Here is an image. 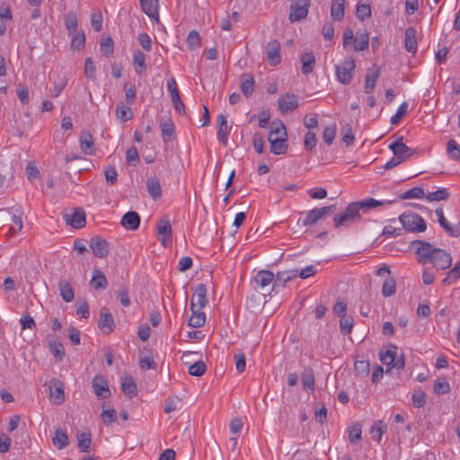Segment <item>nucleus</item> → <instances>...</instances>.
Listing matches in <instances>:
<instances>
[{"label":"nucleus","mask_w":460,"mask_h":460,"mask_svg":"<svg viewBox=\"0 0 460 460\" xmlns=\"http://www.w3.org/2000/svg\"><path fill=\"white\" fill-rule=\"evenodd\" d=\"M354 368L358 376L361 377L366 376L369 373V362L365 360H356L354 364Z\"/></svg>","instance_id":"nucleus-53"},{"label":"nucleus","mask_w":460,"mask_h":460,"mask_svg":"<svg viewBox=\"0 0 460 460\" xmlns=\"http://www.w3.org/2000/svg\"><path fill=\"white\" fill-rule=\"evenodd\" d=\"M207 303V288L205 284L200 283L196 287L194 293L192 295L190 301V309H193L195 307L204 308Z\"/></svg>","instance_id":"nucleus-15"},{"label":"nucleus","mask_w":460,"mask_h":460,"mask_svg":"<svg viewBox=\"0 0 460 460\" xmlns=\"http://www.w3.org/2000/svg\"><path fill=\"white\" fill-rule=\"evenodd\" d=\"M49 347L50 349V351L52 354L57 358L58 359L61 360L65 356V349L63 348V345L60 342L58 341H49Z\"/></svg>","instance_id":"nucleus-59"},{"label":"nucleus","mask_w":460,"mask_h":460,"mask_svg":"<svg viewBox=\"0 0 460 460\" xmlns=\"http://www.w3.org/2000/svg\"><path fill=\"white\" fill-rule=\"evenodd\" d=\"M334 206H327L319 208H315L309 210L306 213L305 219L303 220V225L305 226L314 225L318 220L332 213L334 210Z\"/></svg>","instance_id":"nucleus-8"},{"label":"nucleus","mask_w":460,"mask_h":460,"mask_svg":"<svg viewBox=\"0 0 460 460\" xmlns=\"http://www.w3.org/2000/svg\"><path fill=\"white\" fill-rule=\"evenodd\" d=\"M121 389L124 394L130 398L137 396V388L136 383L131 378H125L121 384Z\"/></svg>","instance_id":"nucleus-40"},{"label":"nucleus","mask_w":460,"mask_h":460,"mask_svg":"<svg viewBox=\"0 0 460 460\" xmlns=\"http://www.w3.org/2000/svg\"><path fill=\"white\" fill-rule=\"evenodd\" d=\"M65 25L69 33L75 31L77 27V17L75 13L69 12L66 14Z\"/></svg>","instance_id":"nucleus-52"},{"label":"nucleus","mask_w":460,"mask_h":460,"mask_svg":"<svg viewBox=\"0 0 460 460\" xmlns=\"http://www.w3.org/2000/svg\"><path fill=\"white\" fill-rule=\"evenodd\" d=\"M157 234L163 235L164 238H169L172 235V226L169 219H161L157 224Z\"/></svg>","instance_id":"nucleus-41"},{"label":"nucleus","mask_w":460,"mask_h":460,"mask_svg":"<svg viewBox=\"0 0 460 460\" xmlns=\"http://www.w3.org/2000/svg\"><path fill=\"white\" fill-rule=\"evenodd\" d=\"M49 397L53 403L59 405L65 400L63 383L56 378L49 382Z\"/></svg>","instance_id":"nucleus-12"},{"label":"nucleus","mask_w":460,"mask_h":460,"mask_svg":"<svg viewBox=\"0 0 460 460\" xmlns=\"http://www.w3.org/2000/svg\"><path fill=\"white\" fill-rule=\"evenodd\" d=\"M268 140L270 145V152L274 155H283L287 152L288 134L285 125L282 122H279L271 128Z\"/></svg>","instance_id":"nucleus-2"},{"label":"nucleus","mask_w":460,"mask_h":460,"mask_svg":"<svg viewBox=\"0 0 460 460\" xmlns=\"http://www.w3.org/2000/svg\"><path fill=\"white\" fill-rule=\"evenodd\" d=\"M345 0H332L331 17L333 21H341L344 17Z\"/></svg>","instance_id":"nucleus-34"},{"label":"nucleus","mask_w":460,"mask_h":460,"mask_svg":"<svg viewBox=\"0 0 460 460\" xmlns=\"http://www.w3.org/2000/svg\"><path fill=\"white\" fill-rule=\"evenodd\" d=\"M408 111V103L407 102H402L399 108L397 109V111L394 115L392 116L391 118V123L393 125H395L397 124L401 119L402 118L406 115Z\"/></svg>","instance_id":"nucleus-62"},{"label":"nucleus","mask_w":460,"mask_h":460,"mask_svg":"<svg viewBox=\"0 0 460 460\" xmlns=\"http://www.w3.org/2000/svg\"><path fill=\"white\" fill-rule=\"evenodd\" d=\"M163 139L164 142L169 141L174 134V125L171 119H168L161 125Z\"/></svg>","instance_id":"nucleus-50"},{"label":"nucleus","mask_w":460,"mask_h":460,"mask_svg":"<svg viewBox=\"0 0 460 460\" xmlns=\"http://www.w3.org/2000/svg\"><path fill=\"white\" fill-rule=\"evenodd\" d=\"M402 140L403 137H400L397 140L389 145V149L392 150L394 156L402 159L403 162L410 157L413 152L402 142Z\"/></svg>","instance_id":"nucleus-11"},{"label":"nucleus","mask_w":460,"mask_h":460,"mask_svg":"<svg viewBox=\"0 0 460 460\" xmlns=\"http://www.w3.org/2000/svg\"><path fill=\"white\" fill-rule=\"evenodd\" d=\"M302 383L304 389L314 390V375L312 369H305L302 374Z\"/></svg>","instance_id":"nucleus-48"},{"label":"nucleus","mask_w":460,"mask_h":460,"mask_svg":"<svg viewBox=\"0 0 460 460\" xmlns=\"http://www.w3.org/2000/svg\"><path fill=\"white\" fill-rule=\"evenodd\" d=\"M393 202V200H377L373 198L351 202L342 213L333 217L334 226L336 228L349 226L360 221L362 215L367 214L369 210L385 204H392Z\"/></svg>","instance_id":"nucleus-1"},{"label":"nucleus","mask_w":460,"mask_h":460,"mask_svg":"<svg viewBox=\"0 0 460 460\" xmlns=\"http://www.w3.org/2000/svg\"><path fill=\"white\" fill-rule=\"evenodd\" d=\"M353 326H354V323H353V319L352 317L350 316H343V317H341V320H340V328H341V332L347 335V334H349L353 329Z\"/></svg>","instance_id":"nucleus-54"},{"label":"nucleus","mask_w":460,"mask_h":460,"mask_svg":"<svg viewBox=\"0 0 460 460\" xmlns=\"http://www.w3.org/2000/svg\"><path fill=\"white\" fill-rule=\"evenodd\" d=\"M139 367L142 370L155 369L156 365L150 349H143L139 353Z\"/></svg>","instance_id":"nucleus-22"},{"label":"nucleus","mask_w":460,"mask_h":460,"mask_svg":"<svg viewBox=\"0 0 460 460\" xmlns=\"http://www.w3.org/2000/svg\"><path fill=\"white\" fill-rule=\"evenodd\" d=\"M280 43L277 40H270L266 47V56L271 66H277L281 61Z\"/></svg>","instance_id":"nucleus-16"},{"label":"nucleus","mask_w":460,"mask_h":460,"mask_svg":"<svg viewBox=\"0 0 460 460\" xmlns=\"http://www.w3.org/2000/svg\"><path fill=\"white\" fill-rule=\"evenodd\" d=\"M302 63V73L304 75H308L314 70V66L315 64V58L312 52H305L302 54L301 58Z\"/></svg>","instance_id":"nucleus-32"},{"label":"nucleus","mask_w":460,"mask_h":460,"mask_svg":"<svg viewBox=\"0 0 460 460\" xmlns=\"http://www.w3.org/2000/svg\"><path fill=\"white\" fill-rule=\"evenodd\" d=\"M335 135H336V125L335 124H332L330 126L325 127L323 129V141L327 145H332L333 142V139L335 138Z\"/></svg>","instance_id":"nucleus-55"},{"label":"nucleus","mask_w":460,"mask_h":460,"mask_svg":"<svg viewBox=\"0 0 460 460\" xmlns=\"http://www.w3.org/2000/svg\"><path fill=\"white\" fill-rule=\"evenodd\" d=\"M352 42H354L353 49L355 51H362L368 48L369 44V36L367 31H363L358 33L357 36H354L353 30L351 28H346L343 31V48L348 49L351 47Z\"/></svg>","instance_id":"nucleus-4"},{"label":"nucleus","mask_w":460,"mask_h":460,"mask_svg":"<svg viewBox=\"0 0 460 460\" xmlns=\"http://www.w3.org/2000/svg\"><path fill=\"white\" fill-rule=\"evenodd\" d=\"M452 264V256L444 249L438 248L433 258L432 265L437 270H444L448 269Z\"/></svg>","instance_id":"nucleus-13"},{"label":"nucleus","mask_w":460,"mask_h":460,"mask_svg":"<svg viewBox=\"0 0 460 460\" xmlns=\"http://www.w3.org/2000/svg\"><path fill=\"white\" fill-rule=\"evenodd\" d=\"M417 32L413 27H408L405 30L404 47L405 49L412 54L417 52Z\"/></svg>","instance_id":"nucleus-21"},{"label":"nucleus","mask_w":460,"mask_h":460,"mask_svg":"<svg viewBox=\"0 0 460 460\" xmlns=\"http://www.w3.org/2000/svg\"><path fill=\"white\" fill-rule=\"evenodd\" d=\"M11 222L8 234L13 236L17 234L22 229V221L21 217L13 215L11 217Z\"/></svg>","instance_id":"nucleus-56"},{"label":"nucleus","mask_w":460,"mask_h":460,"mask_svg":"<svg viewBox=\"0 0 460 460\" xmlns=\"http://www.w3.org/2000/svg\"><path fill=\"white\" fill-rule=\"evenodd\" d=\"M279 109L281 113L292 111L298 107V99L294 93H286L279 98Z\"/></svg>","instance_id":"nucleus-14"},{"label":"nucleus","mask_w":460,"mask_h":460,"mask_svg":"<svg viewBox=\"0 0 460 460\" xmlns=\"http://www.w3.org/2000/svg\"><path fill=\"white\" fill-rule=\"evenodd\" d=\"M203 308L195 307L190 309L192 314L189 319V325L193 328L202 327L206 323V314L202 311Z\"/></svg>","instance_id":"nucleus-28"},{"label":"nucleus","mask_w":460,"mask_h":460,"mask_svg":"<svg viewBox=\"0 0 460 460\" xmlns=\"http://www.w3.org/2000/svg\"><path fill=\"white\" fill-rule=\"evenodd\" d=\"M101 51L106 57H110L113 53V40L111 37L104 39L101 42Z\"/></svg>","instance_id":"nucleus-63"},{"label":"nucleus","mask_w":460,"mask_h":460,"mask_svg":"<svg viewBox=\"0 0 460 460\" xmlns=\"http://www.w3.org/2000/svg\"><path fill=\"white\" fill-rule=\"evenodd\" d=\"M356 15L358 20L364 21L371 15V8L367 4H360L357 6Z\"/></svg>","instance_id":"nucleus-60"},{"label":"nucleus","mask_w":460,"mask_h":460,"mask_svg":"<svg viewBox=\"0 0 460 460\" xmlns=\"http://www.w3.org/2000/svg\"><path fill=\"white\" fill-rule=\"evenodd\" d=\"M361 427L359 424H354L349 433V442L352 444H357L361 439Z\"/></svg>","instance_id":"nucleus-61"},{"label":"nucleus","mask_w":460,"mask_h":460,"mask_svg":"<svg viewBox=\"0 0 460 460\" xmlns=\"http://www.w3.org/2000/svg\"><path fill=\"white\" fill-rule=\"evenodd\" d=\"M98 327L103 333H111L114 327V321L111 314L107 308H102L100 313Z\"/></svg>","instance_id":"nucleus-18"},{"label":"nucleus","mask_w":460,"mask_h":460,"mask_svg":"<svg viewBox=\"0 0 460 460\" xmlns=\"http://www.w3.org/2000/svg\"><path fill=\"white\" fill-rule=\"evenodd\" d=\"M402 227L411 233H422L427 229L425 220L417 213L405 212L399 217Z\"/></svg>","instance_id":"nucleus-5"},{"label":"nucleus","mask_w":460,"mask_h":460,"mask_svg":"<svg viewBox=\"0 0 460 460\" xmlns=\"http://www.w3.org/2000/svg\"><path fill=\"white\" fill-rule=\"evenodd\" d=\"M120 223L128 230H136L139 226L140 217L137 212L128 211L123 216Z\"/></svg>","instance_id":"nucleus-25"},{"label":"nucleus","mask_w":460,"mask_h":460,"mask_svg":"<svg viewBox=\"0 0 460 460\" xmlns=\"http://www.w3.org/2000/svg\"><path fill=\"white\" fill-rule=\"evenodd\" d=\"M410 248L413 249L416 260L420 264L425 265L433 262L436 252L438 248L424 240H414L411 242Z\"/></svg>","instance_id":"nucleus-3"},{"label":"nucleus","mask_w":460,"mask_h":460,"mask_svg":"<svg viewBox=\"0 0 460 460\" xmlns=\"http://www.w3.org/2000/svg\"><path fill=\"white\" fill-rule=\"evenodd\" d=\"M396 290V281L394 278L388 277L384 281L383 287H382V295L385 297H389L393 296L395 293Z\"/></svg>","instance_id":"nucleus-42"},{"label":"nucleus","mask_w":460,"mask_h":460,"mask_svg":"<svg viewBox=\"0 0 460 460\" xmlns=\"http://www.w3.org/2000/svg\"><path fill=\"white\" fill-rule=\"evenodd\" d=\"M425 192L420 187H414L404 193H402L400 198L402 199H422L425 197Z\"/></svg>","instance_id":"nucleus-51"},{"label":"nucleus","mask_w":460,"mask_h":460,"mask_svg":"<svg viewBox=\"0 0 460 460\" xmlns=\"http://www.w3.org/2000/svg\"><path fill=\"white\" fill-rule=\"evenodd\" d=\"M440 226L451 236L458 237L460 236V224L452 226L448 223V221L445 218H442L438 221Z\"/></svg>","instance_id":"nucleus-46"},{"label":"nucleus","mask_w":460,"mask_h":460,"mask_svg":"<svg viewBox=\"0 0 460 460\" xmlns=\"http://www.w3.org/2000/svg\"><path fill=\"white\" fill-rule=\"evenodd\" d=\"M380 75V68L374 65L370 66L365 76L364 92L367 94L371 93L376 86V83Z\"/></svg>","instance_id":"nucleus-17"},{"label":"nucleus","mask_w":460,"mask_h":460,"mask_svg":"<svg viewBox=\"0 0 460 460\" xmlns=\"http://www.w3.org/2000/svg\"><path fill=\"white\" fill-rule=\"evenodd\" d=\"M116 116L122 122H126L133 118V111L130 107L123 102H119L116 106Z\"/></svg>","instance_id":"nucleus-36"},{"label":"nucleus","mask_w":460,"mask_h":460,"mask_svg":"<svg viewBox=\"0 0 460 460\" xmlns=\"http://www.w3.org/2000/svg\"><path fill=\"white\" fill-rule=\"evenodd\" d=\"M58 286L60 291V296L63 298V300L66 303L73 301L75 294L70 284L66 280L61 279L58 281Z\"/></svg>","instance_id":"nucleus-35"},{"label":"nucleus","mask_w":460,"mask_h":460,"mask_svg":"<svg viewBox=\"0 0 460 460\" xmlns=\"http://www.w3.org/2000/svg\"><path fill=\"white\" fill-rule=\"evenodd\" d=\"M447 153L448 156L456 161H460V145L454 139L447 142Z\"/></svg>","instance_id":"nucleus-45"},{"label":"nucleus","mask_w":460,"mask_h":460,"mask_svg":"<svg viewBox=\"0 0 460 460\" xmlns=\"http://www.w3.org/2000/svg\"><path fill=\"white\" fill-rule=\"evenodd\" d=\"M186 43L190 49H196L200 47V36L197 31H190L187 36Z\"/></svg>","instance_id":"nucleus-49"},{"label":"nucleus","mask_w":460,"mask_h":460,"mask_svg":"<svg viewBox=\"0 0 460 460\" xmlns=\"http://www.w3.org/2000/svg\"><path fill=\"white\" fill-rule=\"evenodd\" d=\"M90 285L94 289H104L107 288L108 282L106 277L99 269H93Z\"/></svg>","instance_id":"nucleus-30"},{"label":"nucleus","mask_w":460,"mask_h":460,"mask_svg":"<svg viewBox=\"0 0 460 460\" xmlns=\"http://www.w3.org/2000/svg\"><path fill=\"white\" fill-rule=\"evenodd\" d=\"M143 12L150 18L158 20L159 0H139Z\"/></svg>","instance_id":"nucleus-24"},{"label":"nucleus","mask_w":460,"mask_h":460,"mask_svg":"<svg viewBox=\"0 0 460 460\" xmlns=\"http://www.w3.org/2000/svg\"><path fill=\"white\" fill-rule=\"evenodd\" d=\"M217 120L218 123L217 138L226 146H227L228 135L230 131L227 126L226 116L224 114H219Z\"/></svg>","instance_id":"nucleus-20"},{"label":"nucleus","mask_w":460,"mask_h":460,"mask_svg":"<svg viewBox=\"0 0 460 460\" xmlns=\"http://www.w3.org/2000/svg\"><path fill=\"white\" fill-rule=\"evenodd\" d=\"M133 65L137 75H143L146 71V56L139 49L133 53Z\"/></svg>","instance_id":"nucleus-29"},{"label":"nucleus","mask_w":460,"mask_h":460,"mask_svg":"<svg viewBox=\"0 0 460 460\" xmlns=\"http://www.w3.org/2000/svg\"><path fill=\"white\" fill-rule=\"evenodd\" d=\"M274 274L270 270H259L253 277L255 287L260 288H264L271 283H274Z\"/></svg>","instance_id":"nucleus-19"},{"label":"nucleus","mask_w":460,"mask_h":460,"mask_svg":"<svg viewBox=\"0 0 460 460\" xmlns=\"http://www.w3.org/2000/svg\"><path fill=\"white\" fill-rule=\"evenodd\" d=\"M460 278V261H457L454 268L448 272L447 277L442 280L444 285H451Z\"/></svg>","instance_id":"nucleus-44"},{"label":"nucleus","mask_w":460,"mask_h":460,"mask_svg":"<svg viewBox=\"0 0 460 460\" xmlns=\"http://www.w3.org/2000/svg\"><path fill=\"white\" fill-rule=\"evenodd\" d=\"M52 443L58 449H63L69 444V438L66 432L61 429H58L52 438Z\"/></svg>","instance_id":"nucleus-31"},{"label":"nucleus","mask_w":460,"mask_h":460,"mask_svg":"<svg viewBox=\"0 0 460 460\" xmlns=\"http://www.w3.org/2000/svg\"><path fill=\"white\" fill-rule=\"evenodd\" d=\"M90 247L93 254L99 258H105L110 252L108 242L98 235L91 238Z\"/></svg>","instance_id":"nucleus-10"},{"label":"nucleus","mask_w":460,"mask_h":460,"mask_svg":"<svg viewBox=\"0 0 460 460\" xmlns=\"http://www.w3.org/2000/svg\"><path fill=\"white\" fill-rule=\"evenodd\" d=\"M65 220L74 228H81L85 224V215L83 209L77 208L72 215H65Z\"/></svg>","instance_id":"nucleus-23"},{"label":"nucleus","mask_w":460,"mask_h":460,"mask_svg":"<svg viewBox=\"0 0 460 460\" xmlns=\"http://www.w3.org/2000/svg\"><path fill=\"white\" fill-rule=\"evenodd\" d=\"M80 147L84 154L85 155H93L95 148L93 144V136L87 132L83 131L80 136Z\"/></svg>","instance_id":"nucleus-26"},{"label":"nucleus","mask_w":460,"mask_h":460,"mask_svg":"<svg viewBox=\"0 0 460 460\" xmlns=\"http://www.w3.org/2000/svg\"><path fill=\"white\" fill-rule=\"evenodd\" d=\"M387 426L383 420H377L370 429L372 438L377 442H380L382 436L386 432Z\"/></svg>","instance_id":"nucleus-38"},{"label":"nucleus","mask_w":460,"mask_h":460,"mask_svg":"<svg viewBox=\"0 0 460 460\" xmlns=\"http://www.w3.org/2000/svg\"><path fill=\"white\" fill-rule=\"evenodd\" d=\"M85 44V35L84 31L78 32L74 35L71 40V49L75 50H79L84 47Z\"/></svg>","instance_id":"nucleus-57"},{"label":"nucleus","mask_w":460,"mask_h":460,"mask_svg":"<svg viewBox=\"0 0 460 460\" xmlns=\"http://www.w3.org/2000/svg\"><path fill=\"white\" fill-rule=\"evenodd\" d=\"M356 68L355 59L345 58L335 66V75L339 83L349 84L353 79Z\"/></svg>","instance_id":"nucleus-6"},{"label":"nucleus","mask_w":460,"mask_h":460,"mask_svg":"<svg viewBox=\"0 0 460 460\" xmlns=\"http://www.w3.org/2000/svg\"><path fill=\"white\" fill-rule=\"evenodd\" d=\"M449 197V192L446 188L438 189L436 191L428 192L425 198L429 201H440L445 200Z\"/></svg>","instance_id":"nucleus-43"},{"label":"nucleus","mask_w":460,"mask_h":460,"mask_svg":"<svg viewBox=\"0 0 460 460\" xmlns=\"http://www.w3.org/2000/svg\"><path fill=\"white\" fill-rule=\"evenodd\" d=\"M104 175L108 184L113 185L117 182L118 173L114 166H106L104 169Z\"/></svg>","instance_id":"nucleus-64"},{"label":"nucleus","mask_w":460,"mask_h":460,"mask_svg":"<svg viewBox=\"0 0 460 460\" xmlns=\"http://www.w3.org/2000/svg\"><path fill=\"white\" fill-rule=\"evenodd\" d=\"M241 90L246 98H249L254 91V79L250 75H245L241 80Z\"/></svg>","instance_id":"nucleus-37"},{"label":"nucleus","mask_w":460,"mask_h":460,"mask_svg":"<svg viewBox=\"0 0 460 460\" xmlns=\"http://www.w3.org/2000/svg\"><path fill=\"white\" fill-rule=\"evenodd\" d=\"M396 354L395 350L388 349L385 352H381L379 354L380 361L387 367V372L392 370L393 363L394 362V356Z\"/></svg>","instance_id":"nucleus-47"},{"label":"nucleus","mask_w":460,"mask_h":460,"mask_svg":"<svg viewBox=\"0 0 460 460\" xmlns=\"http://www.w3.org/2000/svg\"><path fill=\"white\" fill-rule=\"evenodd\" d=\"M298 270H290L286 271L278 272L276 278L274 277L273 288L284 287L285 284L297 277Z\"/></svg>","instance_id":"nucleus-27"},{"label":"nucleus","mask_w":460,"mask_h":460,"mask_svg":"<svg viewBox=\"0 0 460 460\" xmlns=\"http://www.w3.org/2000/svg\"><path fill=\"white\" fill-rule=\"evenodd\" d=\"M77 447L81 452L87 453L91 450L92 438L89 432L77 434Z\"/></svg>","instance_id":"nucleus-39"},{"label":"nucleus","mask_w":460,"mask_h":460,"mask_svg":"<svg viewBox=\"0 0 460 460\" xmlns=\"http://www.w3.org/2000/svg\"><path fill=\"white\" fill-rule=\"evenodd\" d=\"M310 0H297L290 5L289 20L291 22H299L308 14Z\"/></svg>","instance_id":"nucleus-7"},{"label":"nucleus","mask_w":460,"mask_h":460,"mask_svg":"<svg viewBox=\"0 0 460 460\" xmlns=\"http://www.w3.org/2000/svg\"><path fill=\"white\" fill-rule=\"evenodd\" d=\"M206 371V364L199 360L189 367V374L193 376H201Z\"/></svg>","instance_id":"nucleus-58"},{"label":"nucleus","mask_w":460,"mask_h":460,"mask_svg":"<svg viewBox=\"0 0 460 460\" xmlns=\"http://www.w3.org/2000/svg\"><path fill=\"white\" fill-rule=\"evenodd\" d=\"M146 184V189H147L149 195L154 199H157L161 198V196H162L161 185H160L159 180L156 177L147 179Z\"/></svg>","instance_id":"nucleus-33"},{"label":"nucleus","mask_w":460,"mask_h":460,"mask_svg":"<svg viewBox=\"0 0 460 460\" xmlns=\"http://www.w3.org/2000/svg\"><path fill=\"white\" fill-rule=\"evenodd\" d=\"M92 385L95 395L100 399H107L111 396L108 380L101 375L93 378Z\"/></svg>","instance_id":"nucleus-9"}]
</instances>
